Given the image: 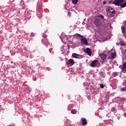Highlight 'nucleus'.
<instances>
[{
    "mask_svg": "<svg viewBox=\"0 0 126 126\" xmlns=\"http://www.w3.org/2000/svg\"><path fill=\"white\" fill-rule=\"evenodd\" d=\"M106 13L109 17H113L116 14V11L112 7H108L106 9Z\"/></svg>",
    "mask_w": 126,
    "mask_h": 126,
    "instance_id": "nucleus-1",
    "label": "nucleus"
},
{
    "mask_svg": "<svg viewBox=\"0 0 126 126\" xmlns=\"http://www.w3.org/2000/svg\"><path fill=\"white\" fill-rule=\"evenodd\" d=\"M109 54H111L110 59L112 60V59H115V57H116L117 55L116 51L112 49L109 52Z\"/></svg>",
    "mask_w": 126,
    "mask_h": 126,
    "instance_id": "nucleus-2",
    "label": "nucleus"
},
{
    "mask_svg": "<svg viewBox=\"0 0 126 126\" xmlns=\"http://www.w3.org/2000/svg\"><path fill=\"white\" fill-rule=\"evenodd\" d=\"M125 0H115L113 2V4L117 6H120L121 3H123Z\"/></svg>",
    "mask_w": 126,
    "mask_h": 126,
    "instance_id": "nucleus-3",
    "label": "nucleus"
},
{
    "mask_svg": "<svg viewBox=\"0 0 126 126\" xmlns=\"http://www.w3.org/2000/svg\"><path fill=\"white\" fill-rule=\"evenodd\" d=\"M84 53L88 55L90 57H91L92 55V51L89 48H87L84 50Z\"/></svg>",
    "mask_w": 126,
    "mask_h": 126,
    "instance_id": "nucleus-4",
    "label": "nucleus"
},
{
    "mask_svg": "<svg viewBox=\"0 0 126 126\" xmlns=\"http://www.w3.org/2000/svg\"><path fill=\"white\" fill-rule=\"evenodd\" d=\"M80 41L81 42L82 44H84V45H85V46H87L89 45L88 43V41L87 40V39H86V38L84 36V37H83V38H80Z\"/></svg>",
    "mask_w": 126,
    "mask_h": 126,
    "instance_id": "nucleus-5",
    "label": "nucleus"
},
{
    "mask_svg": "<svg viewBox=\"0 0 126 126\" xmlns=\"http://www.w3.org/2000/svg\"><path fill=\"white\" fill-rule=\"evenodd\" d=\"M67 65H73L74 64V60L73 59H69L66 62Z\"/></svg>",
    "mask_w": 126,
    "mask_h": 126,
    "instance_id": "nucleus-6",
    "label": "nucleus"
},
{
    "mask_svg": "<svg viewBox=\"0 0 126 126\" xmlns=\"http://www.w3.org/2000/svg\"><path fill=\"white\" fill-rule=\"evenodd\" d=\"M99 63V61L98 60H95L93 61L91 64V65L92 67H95L97 64Z\"/></svg>",
    "mask_w": 126,
    "mask_h": 126,
    "instance_id": "nucleus-7",
    "label": "nucleus"
},
{
    "mask_svg": "<svg viewBox=\"0 0 126 126\" xmlns=\"http://www.w3.org/2000/svg\"><path fill=\"white\" fill-rule=\"evenodd\" d=\"M81 122L82 123L83 126H86L87 125V121H86V119L85 118H82Z\"/></svg>",
    "mask_w": 126,
    "mask_h": 126,
    "instance_id": "nucleus-8",
    "label": "nucleus"
},
{
    "mask_svg": "<svg viewBox=\"0 0 126 126\" xmlns=\"http://www.w3.org/2000/svg\"><path fill=\"white\" fill-rule=\"evenodd\" d=\"M100 58L102 61H105L107 58V55L103 53L101 55Z\"/></svg>",
    "mask_w": 126,
    "mask_h": 126,
    "instance_id": "nucleus-9",
    "label": "nucleus"
},
{
    "mask_svg": "<svg viewBox=\"0 0 126 126\" xmlns=\"http://www.w3.org/2000/svg\"><path fill=\"white\" fill-rule=\"evenodd\" d=\"M94 24L96 26H100L101 25V22H99V20H94Z\"/></svg>",
    "mask_w": 126,
    "mask_h": 126,
    "instance_id": "nucleus-10",
    "label": "nucleus"
},
{
    "mask_svg": "<svg viewBox=\"0 0 126 126\" xmlns=\"http://www.w3.org/2000/svg\"><path fill=\"white\" fill-rule=\"evenodd\" d=\"M74 37H80V38H84V36L79 33H75L73 35Z\"/></svg>",
    "mask_w": 126,
    "mask_h": 126,
    "instance_id": "nucleus-11",
    "label": "nucleus"
},
{
    "mask_svg": "<svg viewBox=\"0 0 126 126\" xmlns=\"http://www.w3.org/2000/svg\"><path fill=\"white\" fill-rule=\"evenodd\" d=\"M121 30H122V33H123V34H125L126 31V27H125L124 26H122Z\"/></svg>",
    "mask_w": 126,
    "mask_h": 126,
    "instance_id": "nucleus-12",
    "label": "nucleus"
},
{
    "mask_svg": "<svg viewBox=\"0 0 126 126\" xmlns=\"http://www.w3.org/2000/svg\"><path fill=\"white\" fill-rule=\"evenodd\" d=\"M120 7L121 8H124V7H126V1H125L124 3H122L120 5Z\"/></svg>",
    "mask_w": 126,
    "mask_h": 126,
    "instance_id": "nucleus-13",
    "label": "nucleus"
},
{
    "mask_svg": "<svg viewBox=\"0 0 126 126\" xmlns=\"http://www.w3.org/2000/svg\"><path fill=\"white\" fill-rule=\"evenodd\" d=\"M122 70H126V63H125L123 64V66L122 68Z\"/></svg>",
    "mask_w": 126,
    "mask_h": 126,
    "instance_id": "nucleus-14",
    "label": "nucleus"
},
{
    "mask_svg": "<svg viewBox=\"0 0 126 126\" xmlns=\"http://www.w3.org/2000/svg\"><path fill=\"white\" fill-rule=\"evenodd\" d=\"M71 113H72L73 115H75L77 113V111L75 109H73L71 111Z\"/></svg>",
    "mask_w": 126,
    "mask_h": 126,
    "instance_id": "nucleus-15",
    "label": "nucleus"
},
{
    "mask_svg": "<svg viewBox=\"0 0 126 126\" xmlns=\"http://www.w3.org/2000/svg\"><path fill=\"white\" fill-rule=\"evenodd\" d=\"M77 55L76 53H73L72 56L73 58H75V59H77Z\"/></svg>",
    "mask_w": 126,
    "mask_h": 126,
    "instance_id": "nucleus-16",
    "label": "nucleus"
},
{
    "mask_svg": "<svg viewBox=\"0 0 126 126\" xmlns=\"http://www.w3.org/2000/svg\"><path fill=\"white\" fill-rule=\"evenodd\" d=\"M78 2V0H72V2L73 4H76Z\"/></svg>",
    "mask_w": 126,
    "mask_h": 126,
    "instance_id": "nucleus-17",
    "label": "nucleus"
},
{
    "mask_svg": "<svg viewBox=\"0 0 126 126\" xmlns=\"http://www.w3.org/2000/svg\"><path fill=\"white\" fill-rule=\"evenodd\" d=\"M83 58V56L82 55H80L78 54L77 56V59H82Z\"/></svg>",
    "mask_w": 126,
    "mask_h": 126,
    "instance_id": "nucleus-18",
    "label": "nucleus"
},
{
    "mask_svg": "<svg viewBox=\"0 0 126 126\" xmlns=\"http://www.w3.org/2000/svg\"><path fill=\"white\" fill-rule=\"evenodd\" d=\"M100 76H101V77H102V78H105V74H104L103 72L100 73Z\"/></svg>",
    "mask_w": 126,
    "mask_h": 126,
    "instance_id": "nucleus-19",
    "label": "nucleus"
},
{
    "mask_svg": "<svg viewBox=\"0 0 126 126\" xmlns=\"http://www.w3.org/2000/svg\"><path fill=\"white\" fill-rule=\"evenodd\" d=\"M116 111V108L115 107H112L111 108V112H115Z\"/></svg>",
    "mask_w": 126,
    "mask_h": 126,
    "instance_id": "nucleus-20",
    "label": "nucleus"
},
{
    "mask_svg": "<svg viewBox=\"0 0 126 126\" xmlns=\"http://www.w3.org/2000/svg\"><path fill=\"white\" fill-rule=\"evenodd\" d=\"M126 91V89H125V88H122L121 89V91H122V92H124V91Z\"/></svg>",
    "mask_w": 126,
    "mask_h": 126,
    "instance_id": "nucleus-21",
    "label": "nucleus"
},
{
    "mask_svg": "<svg viewBox=\"0 0 126 126\" xmlns=\"http://www.w3.org/2000/svg\"><path fill=\"white\" fill-rule=\"evenodd\" d=\"M99 85H100V88H104V85L99 84Z\"/></svg>",
    "mask_w": 126,
    "mask_h": 126,
    "instance_id": "nucleus-22",
    "label": "nucleus"
},
{
    "mask_svg": "<svg viewBox=\"0 0 126 126\" xmlns=\"http://www.w3.org/2000/svg\"><path fill=\"white\" fill-rule=\"evenodd\" d=\"M31 36L32 37H34V36H35V34H34V33H33V32H32V33H31Z\"/></svg>",
    "mask_w": 126,
    "mask_h": 126,
    "instance_id": "nucleus-23",
    "label": "nucleus"
},
{
    "mask_svg": "<svg viewBox=\"0 0 126 126\" xmlns=\"http://www.w3.org/2000/svg\"><path fill=\"white\" fill-rule=\"evenodd\" d=\"M42 37H43V38H47V35L44 34L42 35Z\"/></svg>",
    "mask_w": 126,
    "mask_h": 126,
    "instance_id": "nucleus-24",
    "label": "nucleus"
},
{
    "mask_svg": "<svg viewBox=\"0 0 126 126\" xmlns=\"http://www.w3.org/2000/svg\"><path fill=\"white\" fill-rule=\"evenodd\" d=\"M71 12H68V16H71Z\"/></svg>",
    "mask_w": 126,
    "mask_h": 126,
    "instance_id": "nucleus-25",
    "label": "nucleus"
},
{
    "mask_svg": "<svg viewBox=\"0 0 126 126\" xmlns=\"http://www.w3.org/2000/svg\"><path fill=\"white\" fill-rule=\"evenodd\" d=\"M113 75H114V76H116V75H118V74L117 73L115 72V73H113Z\"/></svg>",
    "mask_w": 126,
    "mask_h": 126,
    "instance_id": "nucleus-26",
    "label": "nucleus"
},
{
    "mask_svg": "<svg viewBox=\"0 0 126 126\" xmlns=\"http://www.w3.org/2000/svg\"><path fill=\"white\" fill-rule=\"evenodd\" d=\"M124 117H125V118H126V113H124V114H123Z\"/></svg>",
    "mask_w": 126,
    "mask_h": 126,
    "instance_id": "nucleus-27",
    "label": "nucleus"
},
{
    "mask_svg": "<svg viewBox=\"0 0 126 126\" xmlns=\"http://www.w3.org/2000/svg\"><path fill=\"white\" fill-rule=\"evenodd\" d=\"M103 4H106V3H107V2L104 1L103 2Z\"/></svg>",
    "mask_w": 126,
    "mask_h": 126,
    "instance_id": "nucleus-28",
    "label": "nucleus"
},
{
    "mask_svg": "<svg viewBox=\"0 0 126 126\" xmlns=\"http://www.w3.org/2000/svg\"><path fill=\"white\" fill-rule=\"evenodd\" d=\"M124 25H126V21H124Z\"/></svg>",
    "mask_w": 126,
    "mask_h": 126,
    "instance_id": "nucleus-29",
    "label": "nucleus"
},
{
    "mask_svg": "<svg viewBox=\"0 0 126 126\" xmlns=\"http://www.w3.org/2000/svg\"><path fill=\"white\" fill-rule=\"evenodd\" d=\"M100 17H101V18H104V16H103L102 15H101L100 16Z\"/></svg>",
    "mask_w": 126,
    "mask_h": 126,
    "instance_id": "nucleus-30",
    "label": "nucleus"
},
{
    "mask_svg": "<svg viewBox=\"0 0 126 126\" xmlns=\"http://www.w3.org/2000/svg\"><path fill=\"white\" fill-rule=\"evenodd\" d=\"M67 48H68V49L69 50V45H68L67 46Z\"/></svg>",
    "mask_w": 126,
    "mask_h": 126,
    "instance_id": "nucleus-31",
    "label": "nucleus"
},
{
    "mask_svg": "<svg viewBox=\"0 0 126 126\" xmlns=\"http://www.w3.org/2000/svg\"><path fill=\"white\" fill-rule=\"evenodd\" d=\"M34 80H36V79H34Z\"/></svg>",
    "mask_w": 126,
    "mask_h": 126,
    "instance_id": "nucleus-32",
    "label": "nucleus"
},
{
    "mask_svg": "<svg viewBox=\"0 0 126 126\" xmlns=\"http://www.w3.org/2000/svg\"><path fill=\"white\" fill-rule=\"evenodd\" d=\"M34 80H36V79H34Z\"/></svg>",
    "mask_w": 126,
    "mask_h": 126,
    "instance_id": "nucleus-33",
    "label": "nucleus"
}]
</instances>
